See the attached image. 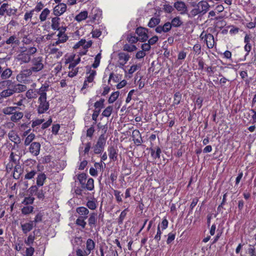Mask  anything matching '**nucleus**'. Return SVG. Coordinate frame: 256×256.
<instances>
[{"instance_id": "14", "label": "nucleus", "mask_w": 256, "mask_h": 256, "mask_svg": "<svg viewBox=\"0 0 256 256\" xmlns=\"http://www.w3.org/2000/svg\"><path fill=\"white\" fill-rule=\"evenodd\" d=\"M76 212L78 214L80 218H87L89 214V210L84 206L78 207L76 209Z\"/></svg>"}, {"instance_id": "21", "label": "nucleus", "mask_w": 256, "mask_h": 256, "mask_svg": "<svg viewBox=\"0 0 256 256\" xmlns=\"http://www.w3.org/2000/svg\"><path fill=\"white\" fill-rule=\"evenodd\" d=\"M46 178V175L44 174H40L36 178V185L38 186H43L44 181Z\"/></svg>"}, {"instance_id": "16", "label": "nucleus", "mask_w": 256, "mask_h": 256, "mask_svg": "<svg viewBox=\"0 0 256 256\" xmlns=\"http://www.w3.org/2000/svg\"><path fill=\"white\" fill-rule=\"evenodd\" d=\"M174 6L182 14H184L187 10V8L185 3L181 1H178L175 2Z\"/></svg>"}, {"instance_id": "3", "label": "nucleus", "mask_w": 256, "mask_h": 256, "mask_svg": "<svg viewBox=\"0 0 256 256\" xmlns=\"http://www.w3.org/2000/svg\"><path fill=\"white\" fill-rule=\"evenodd\" d=\"M37 49L35 47H30L26 50L22 51L16 56V60L20 62V64H27L32 60V56L35 54Z\"/></svg>"}, {"instance_id": "56", "label": "nucleus", "mask_w": 256, "mask_h": 256, "mask_svg": "<svg viewBox=\"0 0 256 256\" xmlns=\"http://www.w3.org/2000/svg\"><path fill=\"white\" fill-rule=\"evenodd\" d=\"M44 122V119H37L33 120L32 124V127L34 128L36 126H39Z\"/></svg>"}, {"instance_id": "7", "label": "nucleus", "mask_w": 256, "mask_h": 256, "mask_svg": "<svg viewBox=\"0 0 256 256\" xmlns=\"http://www.w3.org/2000/svg\"><path fill=\"white\" fill-rule=\"evenodd\" d=\"M202 40H204L206 42V46L208 48H213L214 44V36L210 34H207L205 32H202L200 36Z\"/></svg>"}, {"instance_id": "29", "label": "nucleus", "mask_w": 256, "mask_h": 256, "mask_svg": "<svg viewBox=\"0 0 256 256\" xmlns=\"http://www.w3.org/2000/svg\"><path fill=\"white\" fill-rule=\"evenodd\" d=\"M23 116L24 114L22 112H14L11 116L10 120L12 122H16L20 120Z\"/></svg>"}, {"instance_id": "36", "label": "nucleus", "mask_w": 256, "mask_h": 256, "mask_svg": "<svg viewBox=\"0 0 256 256\" xmlns=\"http://www.w3.org/2000/svg\"><path fill=\"white\" fill-rule=\"evenodd\" d=\"M104 100L101 98L100 100L96 102L94 104L95 110H101V109L104 107Z\"/></svg>"}, {"instance_id": "59", "label": "nucleus", "mask_w": 256, "mask_h": 256, "mask_svg": "<svg viewBox=\"0 0 256 256\" xmlns=\"http://www.w3.org/2000/svg\"><path fill=\"white\" fill-rule=\"evenodd\" d=\"M162 27L164 30V32H166L170 30L172 26L171 23L167 22L164 24Z\"/></svg>"}, {"instance_id": "32", "label": "nucleus", "mask_w": 256, "mask_h": 256, "mask_svg": "<svg viewBox=\"0 0 256 256\" xmlns=\"http://www.w3.org/2000/svg\"><path fill=\"white\" fill-rule=\"evenodd\" d=\"M128 212V208H126L121 212L120 214L118 220V222L119 224H121L123 223V221L126 216Z\"/></svg>"}, {"instance_id": "63", "label": "nucleus", "mask_w": 256, "mask_h": 256, "mask_svg": "<svg viewBox=\"0 0 256 256\" xmlns=\"http://www.w3.org/2000/svg\"><path fill=\"white\" fill-rule=\"evenodd\" d=\"M35 195L36 196L38 199H44V192L42 189L40 190H38Z\"/></svg>"}, {"instance_id": "50", "label": "nucleus", "mask_w": 256, "mask_h": 256, "mask_svg": "<svg viewBox=\"0 0 256 256\" xmlns=\"http://www.w3.org/2000/svg\"><path fill=\"white\" fill-rule=\"evenodd\" d=\"M34 236L32 234H30L27 238L24 241L25 244L27 246H30L34 243Z\"/></svg>"}, {"instance_id": "27", "label": "nucleus", "mask_w": 256, "mask_h": 256, "mask_svg": "<svg viewBox=\"0 0 256 256\" xmlns=\"http://www.w3.org/2000/svg\"><path fill=\"white\" fill-rule=\"evenodd\" d=\"M12 70L9 68L5 69L1 74L2 79L6 80L10 78L12 74Z\"/></svg>"}, {"instance_id": "41", "label": "nucleus", "mask_w": 256, "mask_h": 256, "mask_svg": "<svg viewBox=\"0 0 256 256\" xmlns=\"http://www.w3.org/2000/svg\"><path fill=\"white\" fill-rule=\"evenodd\" d=\"M17 108L16 106L7 107L4 109V113L6 114H12Z\"/></svg>"}, {"instance_id": "57", "label": "nucleus", "mask_w": 256, "mask_h": 256, "mask_svg": "<svg viewBox=\"0 0 256 256\" xmlns=\"http://www.w3.org/2000/svg\"><path fill=\"white\" fill-rule=\"evenodd\" d=\"M168 238L166 240V243L167 244H170L175 238V234L170 232L168 234Z\"/></svg>"}, {"instance_id": "26", "label": "nucleus", "mask_w": 256, "mask_h": 256, "mask_svg": "<svg viewBox=\"0 0 256 256\" xmlns=\"http://www.w3.org/2000/svg\"><path fill=\"white\" fill-rule=\"evenodd\" d=\"M88 16V12L87 11L84 10L80 12L76 16V20L78 22H81L86 20Z\"/></svg>"}, {"instance_id": "55", "label": "nucleus", "mask_w": 256, "mask_h": 256, "mask_svg": "<svg viewBox=\"0 0 256 256\" xmlns=\"http://www.w3.org/2000/svg\"><path fill=\"white\" fill-rule=\"evenodd\" d=\"M92 36L94 38H98L102 34V32L100 30L96 29L92 32Z\"/></svg>"}, {"instance_id": "17", "label": "nucleus", "mask_w": 256, "mask_h": 256, "mask_svg": "<svg viewBox=\"0 0 256 256\" xmlns=\"http://www.w3.org/2000/svg\"><path fill=\"white\" fill-rule=\"evenodd\" d=\"M118 57L120 61V64L122 66H124L130 58L128 54L124 52H120L118 55Z\"/></svg>"}, {"instance_id": "46", "label": "nucleus", "mask_w": 256, "mask_h": 256, "mask_svg": "<svg viewBox=\"0 0 256 256\" xmlns=\"http://www.w3.org/2000/svg\"><path fill=\"white\" fill-rule=\"evenodd\" d=\"M101 54L100 53H98L95 57L94 58V63L92 64V66L94 68H96L98 66L100 60L101 59Z\"/></svg>"}, {"instance_id": "8", "label": "nucleus", "mask_w": 256, "mask_h": 256, "mask_svg": "<svg viewBox=\"0 0 256 256\" xmlns=\"http://www.w3.org/2000/svg\"><path fill=\"white\" fill-rule=\"evenodd\" d=\"M148 28L142 26H140L136 29V33L138 35L137 38L140 42H144L148 40Z\"/></svg>"}, {"instance_id": "2", "label": "nucleus", "mask_w": 256, "mask_h": 256, "mask_svg": "<svg viewBox=\"0 0 256 256\" xmlns=\"http://www.w3.org/2000/svg\"><path fill=\"white\" fill-rule=\"evenodd\" d=\"M27 90L26 85L17 84L12 86L10 88H8L0 93V96L3 98H7L12 96L15 93H20L25 92Z\"/></svg>"}, {"instance_id": "45", "label": "nucleus", "mask_w": 256, "mask_h": 256, "mask_svg": "<svg viewBox=\"0 0 256 256\" xmlns=\"http://www.w3.org/2000/svg\"><path fill=\"white\" fill-rule=\"evenodd\" d=\"M86 206L91 210H94L96 208V202L94 200H89L86 203Z\"/></svg>"}, {"instance_id": "47", "label": "nucleus", "mask_w": 256, "mask_h": 256, "mask_svg": "<svg viewBox=\"0 0 256 256\" xmlns=\"http://www.w3.org/2000/svg\"><path fill=\"white\" fill-rule=\"evenodd\" d=\"M8 4H4L0 7V15L4 16L5 14H7Z\"/></svg>"}, {"instance_id": "9", "label": "nucleus", "mask_w": 256, "mask_h": 256, "mask_svg": "<svg viewBox=\"0 0 256 256\" xmlns=\"http://www.w3.org/2000/svg\"><path fill=\"white\" fill-rule=\"evenodd\" d=\"M34 72L31 68L25 69L22 70L16 76V80L20 82H24L26 79L32 75Z\"/></svg>"}, {"instance_id": "19", "label": "nucleus", "mask_w": 256, "mask_h": 256, "mask_svg": "<svg viewBox=\"0 0 256 256\" xmlns=\"http://www.w3.org/2000/svg\"><path fill=\"white\" fill-rule=\"evenodd\" d=\"M33 222H30L25 223L23 224H21V228L22 230V232L26 234L28 232H30L33 228Z\"/></svg>"}, {"instance_id": "39", "label": "nucleus", "mask_w": 256, "mask_h": 256, "mask_svg": "<svg viewBox=\"0 0 256 256\" xmlns=\"http://www.w3.org/2000/svg\"><path fill=\"white\" fill-rule=\"evenodd\" d=\"M119 94H120V92L118 91L112 92L108 98V103L112 104L114 102H115L116 100V99L118 98V97L119 96Z\"/></svg>"}, {"instance_id": "40", "label": "nucleus", "mask_w": 256, "mask_h": 256, "mask_svg": "<svg viewBox=\"0 0 256 256\" xmlns=\"http://www.w3.org/2000/svg\"><path fill=\"white\" fill-rule=\"evenodd\" d=\"M78 179L82 187L84 185L86 179V174L84 173H82L78 175Z\"/></svg>"}, {"instance_id": "37", "label": "nucleus", "mask_w": 256, "mask_h": 256, "mask_svg": "<svg viewBox=\"0 0 256 256\" xmlns=\"http://www.w3.org/2000/svg\"><path fill=\"white\" fill-rule=\"evenodd\" d=\"M86 218L78 217L76 220V224L77 226H81L82 228H84L86 224L85 220Z\"/></svg>"}, {"instance_id": "22", "label": "nucleus", "mask_w": 256, "mask_h": 256, "mask_svg": "<svg viewBox=\"0 0 256 256\" xmlns=\"http://www.w3.org/2000/svg\"><path fill=\"white\" fill-rule=\"evenodd\" d=\"M95 247V243L93 240L88 238L86 241V254L88 255L90 254L92 250H94Z\"/></svg>"}, {"instance_id": "15", "label": "nucleus", "mask_w": 256, "mask_h": 256, "mask_svg": "<svg viewBox=\"0 0 256 256\" xmlns=\"http://www.w3.org/2000/svg\"><path fill=\"white\" fill-rule=\"evenodd\" d=\"M8 136L9 139L14 144H18L21 142L20 136L14 130H10L8 134Z\"/></svg>"}, {"instance_id": "18", "label": "nucleus", "mask_w": 256, "mask_h": 256, "mask_svg": "<svg viewBox=\"0 0 256 256\" xmlns=\"http://www.w3.org/2000/svg\"><path fill=\"white\" fill-rule=\"evenodd\" d=\"M108 156L110 160L116 161L117 160V150L114 146L108 148Z\"/></svg>"}, {"instance_id": "54", "label": "nucleus", "mask_w": 256, "mask_h": 256, "mask_svg": "<svg viewBox=\"0 0 256 256\" xmlns=\"http://www.w3.org/2000/svg\"><path fill=\"white\" fill-rule=\"evenodd\" d=\"M162 234V232H161L160 226L158 225L157 228L156 234L154 236V240L157 242L158 244L159 241L160 240Z\"/></svg>"}, {"instance_id": "28", "label": "nucleus", "mask_w": 256, "mask_h": 256, "mask_svg": "<svg viewBox=\"0 0 256 256\" xmlns=\"http://www.w3.org/2000/svg\"><path fill=\"white\" fill-rule=\"evenodd\" d=\"M22 168L20 165L15 166L13 172V176L16 179H18L22 173Z\"/></svg>"}, {"instance_id": "1", "label": "nucleus", "mask_w": 256, "mask_h": 256, "mask_svg": "<svg viewBox=\"0 0 256 256\" xmlns=\"http://www.w3.org/2000/svg\"><path fill=\"white\" fill-rule=\"evenodd\" d=\"M49 85L47 84H42V86L36 90L38 98V112L40 114H44L49 108V102L46 100V92L48 91Z\"/></svg>"}, {"instance_id": "58", "label": "nucleus", "mask_w": 256, "mask_h": 256, "mask_svg": "<svg viewBox=\"0 0 256 256\" xmlns=\"http://www.w3.org/2000/svg\"><path fill=\"white\" fill-rule=\"evenodd\" d=\"M111 80H112L115 82H118V80H119L118 76L114 75L113 73H111L110 75L108 82L109 84Z\"/></svg>"}, {"instance_id": "23", "label": "nucleus", "mask_w": 256, "mask_h": 256, "mask_svg": "<svg viewBox=\"0 0 256 256\" xmlns=\"http://www.w3.org/2000/svg\"><path fill=\"white\" fill-rule=\"evenodd\" d=\"M82 188L86 189L88 190H92L94 188V180L92 178H90L87 183L82 187Z\"/></svg>"}, {"instance_id": "11", "label": "nucleus", "mask_w": 256, "mask_h": 256, "mask_svg": "<svg viewBox=\"0 0 256 256\" xmlns=\"http://www.w3.org/2000/svg\"><path fill=\"white\" fill-rule=\"evenodd\" d=\"M66 10V6L65 4L60 3L56 5L54 8L53 14L56 16L62 14Z\"/></svg>"}, {"instance_id": "62", "label": "nucleus", "mask_w": 256, "mask_h": 256, "mask_svg": "<svg viewBox=\"0 0 256 256\" xmlns=\"http://www.w3.org/2000/svg\"><path fill=\"white\" fill-rule=\"evenodd\" d=\"M18 11L16 8H9L8 9L7 15L8 16H11L12 15H15Z\"/></svg>"}, {"instance_id": "25", "label": "nucleus", "mask_w": 256, "mask_h": 256, "mask_svg": "<svg viewBox=\"0 0 256 256\" xmlns=\"http://www.w3.org/2000/svg\"><path fill=\"white\" fill-rule=\"evenodd\" d=\"M6 43L8 44H14L16 45H19L20 41L15 35H12L6 40Z\"/></svg>"}, {"instance_id": "34", "label": "nucleus", "mask_w": 256, "mask_h": 256, "mask_svg": "<svg viewBox=\"0 0 256 256\" xmlns=\"http://www.w3.org/2000/svg\"><path fill=\"white\" fill-rule=\"evenodd\" d=\"M37 95H38L37 93L36 94L32 89L28 90L26 93V96L30 100L36 98Z\"/></svg>"}, {"instance_id": "52", "label": "nucleus", "mask_w": 256, "mask_h": 256, "mask_svg": "<svg viewBox=\"0 0 256 256\" xmlns=\"http://www.w3.org/2000/svg\"><path fill=\"white\" fill-rule=\"evenodd\" d=\"M114 196L116 197L117 202H122V194H121L120 191L117 190H114Z\"/></svg>"}, {"instance_id": "4", "label": "nucleus", "mask_w": 256, "mask_h": 256, "mask_svg": "<svg viewBox=\"0 0 256 256\" xmlns=\"http://www.w3.org/2000/svg\"><path fill=\"white\" fill-rule=\"evenodd\" d=\"M192 6L194 7L190 11V14L193 16L199 14H204L208 10L210 7L208 2L204 0L200 1L196 4L195 2H194Z\"/></svg>"}, {"instance_id": "60", "label": "nucleus", "mask_w": 256, "mask_h": 256, "mask_svg": "<svg viewBox=\"0 0 256 256\" xmlns=\"http://www.w3.org/2000/svg\"><path fill=\"white\" fill-rule=\"evenodd\" d=\"M34 252V248L33 247L30 246L28 248H26V256H32Z\"/></svg>"}, {"instance_id": "10", "label": "nucleus", "mask_w": 256, "mask_h": 256, "mask_svg": "<svg viewBox=\"0 0 256 256\" xmlns=\"http://www.w3.org/2000/svg\"><path fill=\"white\" fill-rule=\"evenodd\" d=\"M29 152L34 156H37L40 154V144L38 142H33L30 144Z\"/></svg>"}, {"instance_id": "64", "label": "nucleus", "mask_w": 256, "mask_h": 256, "mask_svg": "<svg viewBox=\"0 0 256 256\" xmlns=\"http://www.w3.org/2000/svg\"><path fill=\"white\" fill-rule=\"evenodd\" d=\"M222 24V18H218L217 21L216 22V27L218 28H220V30H222V28H223Z\"/></svg>"}, {"instance_id": "31", "label": "nucleus", "mask_w": 256, "mask_h": 256, "mask_svg": "<svg viewBox=\"0 0 256 256\" xmlns=\"http://www.w3.org/2000/svg\"><path fill=\"white\" fill-rule=\"evenodd\" d=\"M173 105H178L180 104L182 100V94L180 92H176L174 96Z\"/></svg>"}, {"instance_id": "6", "label": "nucleus", "mask_w": 256, "mask_h": 256, "mask_svg": "<svg viewBox=\"0 0 256 256\" xmlns=\"http://www.w3.org/2000/svg\"><path fill=\"white\" fill-rule=\"evenodd\" d=\"M106 142V138L104 134H101L94 146V152L96 154H100L104 150Z\"/></svg>"}, {"instance_id": "35", "label": "nucleus", "mask_w": 256, "mask_h": 256, "mask_svg": "<svg viewBox=\"0 0 256 256\" xmlns=\"http://www.w3.org/2000/svg\"><path fill=\"white\" fill-rule=\"evenodd\" d=\"M35 138V134H28L25 139L24 144L26 146H28L32 143V141Z\"/></svg>"}, {"instance_id": "38", "label": "nucleus", "mask_w": 256, "mask_h": 256, "mask_svg": "<svg viewBox=\"0 0 256 256\" xmlns=\"http://www.w3.org/2000/svg\"><path fill=\"white\" fill-rule=\"evenodd\" d=\"M182 24V22L180 20L179 17H176L172 20L171 24L172 26L178 27L180 26Z\"/></svg>"}, {"instance_id": "5", "label": "nucleus", "mask_w": 256, "mask_h": 256, "mask_svg": "<svg viewBox=\"0 0 256 256\" xmlns=\"http://www.w3.org/2000/svg\"><path fill=\"white\" fill-rule=\"evenodd\" d=\"M32 66L30 68L34 72L42 70L44 67L43 58L38 56L33 58L31 61Z\"/></svg>"}, {"instance_id": "12", "label": "nucleus", "mask_w": 256, "mask_h": 256, "mask_svg": "<svg viewBox=\"0 0 256 256\" xmlns=\"http://www.w3.org/2000/svg\"><path fill=\"white\" fill-rule=\"evenodd\" d=\"M98 220V214L96 212H92L88 218V224L90 226L91 232L93 231V228H96Z\"/></svg>"}, {"instance_id": "13", "label": "nucleus", "mask_w": 256, "mask_h": 256, "mask_svg": "<svg viewBox=\"0 0 256 256\" xmlns=\"http://www.w3.org/2000/svg\"><path fill=\"white\" fill-rule=\"evenodd\" d=\"M102 14V12L101 10L97 8H94L92 9L89 17L92 22H94L96 20H98Z\"/></svg>"}, {"instance_id": "33", "label": "nucleus", "mask_w": 256, "mask_h": 256, "mask_svg": "<svg viewBox=\"0 0 256 256\" xmlns=\"http://www.w3.org/2000/svg\"><path fill=\"white\" fill-rule=\"evenodd\" d=\"M112 110L113 108L112 106H108L102 112V116L105 117H109L111 115Z\"/></svg>"}, {"instance_id": "51", "label": "nucleus", "mask_w": 256, "mask_h": 256, "mask_svg": "<svg viewBox=\"0 0 256 256\" xmlns=\"http://www.w3.org/2000/svg\"><path fill=\"white\" fill-rule=\"evenodd\" d=\"M37 172L36 170H32L30 172H28L24 176L25 179L30 180L36 174Z\"/></svg>"}, {"instance_id": "43", "label": "nucleus", "mask_w": 256, "mask_h": 256, "mask_svg": "<svg viewBox=\"0 0 256 256\" xmlns=\"http://www.w3.org/2000/svg\"><path fill=\"white\" fill-rule=\"evenodd\" d=\"M57 36L58 37V40L60 43L65 42L68 38V36L62 32H60Z\"/></svg>"}, {"instance_id": "61", "label": "nucleus", "mask_w": 256, "mask_h": 256, "mask_svg": "<svg viewBox=\"0 0 256 256\" xmlns=\"http://www.w3.org/2000/svg\"><path fill=\"white\" fill-rule=\"evenodd\" d=\"M38 186L36 185V186H32L30 187V188L28 189V191H29V192L30 193V194H31L32 195V194H36V193L38 190Z\"/></svg>"}, {"instance_id": "30", "label": "nucleus", "mask_w": 256, "mask_h": 256, "mask_svg": "<svg viewBox=\"0 0 256 256\" xmlns=\"http://www.w3.org/2000/svg\"><path fill=\"white\" fill-rule=\"evenodd\" d=\"M160 22V18H152L150 20L148 26L150 28H154Z\"/></svg>"}, {"instance_id": "49", "label": "nucleus", "mask_w": 256, "mask_h": 256, "mask_svg": "<svg viewBox=\"0 0 256 256\" xmlns=\"http://www.w3.org/2000/svg\"><path fill=\"white\" fill-rule=\"evenodd\" d=\"M34 200V198L32 196L26 197L24 200L22 202V204L28 205L33 204Z\"/></svg>"}, {"instance_id": "44", "label": "nucleus", "mask_w": 256, "mask_h": 256, "mask_svg": "<svg viewBox=\"0 0 256 256\" xmlns=\"http://www.w3.org/2000/svg\"><path fill=\"white\" fill-rule=\"evenodd\" d=\"M124 50L128 52H132L136 50L137 48L134 45L126 44L124 46Z\"/></svg>"}, {"instance_id": "42", "label": "nucleus", "mask_w": 256, "mask_h": 256, "mask_svg": "<svg viewBox=\"0 0 256 256\" xmlns=\"http://www.w3.org/2000/svg\"><path fill=\"white\" fill-rule=\"evenodd\" d=\"M50 14V10L48 8H44L40 16V19L42 22L46 20L48 14Z\"/></svg>"}, {"instance_id": "24", "label": "nucleus", "mask_w": 256, "mask_h": 256, "mask_svg": "<svg viewBox=\"0 0 256 256\" xmlns=\"http://www.w3.org/2000/svg\"><path fill=\"white\" fill-rule=\"evenodd\" d=\"M60 18L58 16L53 18L52 20V28L54 30H58L60 28Z\"/></svg>"}, {"instance_id": "48", "label": "nucleus", "mask_w": 256, "mask_h": 256, "mask_svg": "<svg viewBox=\"0 0 256 256\" xmlns=\"http://www.w3.org/2000/svg\"><path fill=\"white\" fill-rule=\"evenodd\" d=\"M34 208L32 206H24L22 209V212L24 214H28L31 213L33 210Z\"/></svg>"}, {"instance_id": "53", "label": "nucleus", "mask_w": 256, "mask_h": 256, "mask_svg": "<svg viewBox=\"0 0 256 256\" xmlns=\"http://www.w3.org/2000/svg\"><path fill=\"white\" fill-rule=\"evenodd\" d=\"M127 40L128 42L130 44H135L137 42L139 41V40H138V38L135 36L128 35L127 37Z\"/></svg>"}, {"instance_id": "20", "label": "nucleus", "mask_w": 256, "mask_h": 256, "mask_svg": "<svg viewBox=\"0 0 256 256\" xmlns=\"http://www.w3.org/2000/svg\"><path fill=\"white\" fill-rule=\"evenodd\" d=\"M161 152V149L158 146L150 150V154L155 159L156 158H160V154Z\"/></svg>"}]
</instances>
